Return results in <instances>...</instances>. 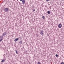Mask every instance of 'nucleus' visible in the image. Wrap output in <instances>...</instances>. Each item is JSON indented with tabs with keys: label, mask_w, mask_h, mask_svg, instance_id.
I'll list each match as a JSON object with an SVG mask.
<instances>
[{
	"label": "nucleus",
	"mask_w": 64,
	"mask_h": 64,
	"mask_svg": "<svg viewBox=\"0 0 64 64\" xmlns=\"http://www.w3.org/2000/svg\"><path fill=\"white\" fill-rule=\"evenodd\" d=\"M20 38H21V37H20Z\"/></svg>",
	"instance_id": "obj_19"
},
{
	"label": "nucleus",
	"mask_w": 64,
	"mask_h": 64,
	"mask_svg": "<svg viewBox=\"0 0 64 64\" xmlns=\"http://www.w3.org/2000/svg\"><path fill=\"white\" fill-rule=\"evenodd\" d=\"M38 64H41V63L40 62H38Z\"/></svg>",
	"instance_id": "obj_10"
},
{
	"label": "nucleus",
	"mask_w": 64,
	"mask_h": 64,
	"mask_svg": "<svg viewBox=\"0 0 64 64\" xmlns=\"http://www.w3.org/2000/svg\"><path fill=\"white\" fill-rule=\"evenodd\" d=\"M58 54H56V57H58Z\"/></svg>",
	"instance_id": "obj_14"
},
{
	"label": "nucleus",
	"mask_w": 64,
	"mask_h": 64,
	"mask_svg": "<svg viewBox=\"0 0 64 64\" xmlns=\"http://www.w3.org/2000/svg\"><path fill=\"white\" fill-rule=\"evenodd\" d=\"M8 10L9 9H8V8H6L4 9V11H5V12H8Z\"/></svg>",
	"instance_id": "obj_1"
},
{
	"label": "nucleus",
	"mask_w": 64,
	"mask_h": 64,
	"mask_svg": "<svg viewBox=\"0 0 64 64\" xmlns=\"http://www.w3.org/2000/svg\"><path fill=\"white\" fill-rule=\"evenodd\" d=\"M5 61V60H2L1 62H4Z\"/></svg>",
	"instance_id": "obj_9"
},
{
	"label": "nucleus",
	"mask_w": 64,
	"mask_h": 64,
	"mask_svg": "<svg viewBox=\"0 0 64 64\" xmlns=\"http://www.w3.org/2000/svg\"><path fill=\"white\" fill-rule=\"evenodd\" d=\"M61 64H64V62H62Z\"/></svg>",
	"instance_id": "obj_15"
},
{
	"label": "nucleus",
	"mask_w": 64,
	"mask_h": 64,
	"mask_svg": "<svg viewBox=\"0 0 64 64\" xmlns=\"http://www.w3.org/2000/svg\"><path fill=\"white\" fill-rule=\"evenodd\" d=\"M62 27V24H59L58 26V27L60 28H61Z\"/></svg>",
	"instance_id": "obj_2"
},
{
	"label": "nucleus",
	"mask_w": 64,
	"mask_h": 64,
	"mask_svg": "<svg viewBox=\"0 0 64 64\" xmlns=\"http://www.w3.org/2000/svg\"><path fill=\"white\" fill-rule=\"evenodd\" d=\"M15 51H16V54H18V52H17V50H16Z\"/></svg>",
	"instance_id": "obj_13"
},
{
	"label": "nucleus",
	"mask_w": 64,
	"mask_h": 64,
	"mask_svg": "<svg viewBox=\"0 0 64 64\" xmlns=\"http://www.w3.org/2000/svg\"><path fill=\"white\" fill-rule=\"evenodd\" d=\"M40 34H41V35H43V34L44 32L42 31H41L40 32Z\"/></svg>",
	"instance_id": "obj_5"
},
{
	"label": "nucleus",
	"mask_w": 64,
	"mask_h": 64,
	"mask_svg": "<svg viewBox=\"0 0 64 64\" xmlns=\"http://www.w3.org/2000/svg\"><path fill=\"white\" fill-rule=\"evenodd\" d=\"M46 1H47V2H48V1H49V0H46Z\"/></svg>",
	"instance_id": "obj_16"
},
{
	"label": "nucleus",
	"mask_w": 64,
	"mask_h": 64,
	"mask_svg": "<svg viewBox=\"0 0 64 64\" xmlns=\"http://www.w3.org/2000/svg\"><path fill=\"white\" fill-rule=\"evenodd\" d=\"M18 40L19 38H16L14 40V41H15V42H16V41H18Z\"/></svg>",
	"instance_id": "obj_4"
},
{
	"label": "nucleus",
	"mask_w": 64,
	"mask_h": 64,
	"mask_svg": "<svg viewBox=\"0 0 64 64\" xmlns=\"http://www.w3.org/2000/svg\"><path fill=\"white\" fill-rule=\"evenodd\" d=\"M22 3L23 4H25V0H22Z\"/></svg>",
	"instance_id": "obj_3"
},
{
	"label": "nucleus",
	"mask_w": 64,
	"mask_h": 64,
	"mask_svg": "<svg viewBox=\"0 0 64 64\" xmlns=\"http://www.w3.org/2000/svg\"><path fill=\"white\" fill-rule=\"evenodd\" d=\"M19 43L20 44H22V41H20V42H19Z\"/></svg>",
	"instance_id": "obj_7"
},
{
	"label": "nucleus",
	"mask_w": 64,
	"mask_h": 64,
	"mask_svg": "<svg viewBox=\"0 0 64 64\" xmlns=\"http://www.w3.org/2000/svg\"><path fill=\"white\" fill-rule=\"evenodd\" d=\"M51 12H50V11H48V14H50V13Z\"/></svg>",
	"instance_id": "obj_8"
},
{
	"label": "nucleus",
	"mask_w": 64,
	"mask_h": 64,
	"mask_svg": "<svg viewBox=\"0 0 64 64\" xmlns=\"http://www.w3.org/2000/svg\"><path fill=\"white\" fill-rule=\"evenodd\" d=\"M33 11H34V12L35 11V10H33Z\"/></svg>",
	"instance_id": "obj_17"
},
{
	"label": "nucleus",
	"mask_w": 64,
	"mask_h": 64,
	"mask_svg": "<svg viewBox=\"0 0 64 64\" xmlns=\"http://www.w3.org/2000/svg\"><path fill=\"white\" fill-rule=\"evenodd\" d=\"M2 35H3V36H4L6 35V32H4V34H3Z\"/></svg>",
	"instance_id": "obj_6"
},
{
	"label": "nucleus",
	"mask_w": 64,
	"mask_h": 64,
	"mask_svg": "<svg viewBox=\"0 0 64 64\" xmlns=\"http://www.w3.org/2000/svg\"><path fill=\"white\" fill-rule=\"evenodd\" d=\"M20 0L21 1H22V0Z\"/></svg>",
	"instance_id": "obj_18"
},
{
	"label": "nucleus",
	"mask_w": 64,
	"mask_h": 64,
	"mask_svg": "<svg viewBox=\"0 0 64 64\" xmlns=\"http://www.w3.org/2000/svg\"><path fill=\"white\" fill-rule=\"evenodd\" d=\"M42 19H44L45 18V17L44 16H42Z\"/></svg>",
	"instance_id": "obj_12"
},
{
	"label": "nucleus",
	"mask_w": 64,
	"mask_h": 64,
	"mask_svg": "<svg viewBox=\"0 0 64 64\" xmlns=\"http://www.w3.org/2000/svg\"><path fill=\"white\" fill-rule=\"evenodd\" d=\"M3 40V38H2L1 40H0V42L2 41V40Z\"/></svg>",
	"instance_id": "obj_11"
}]
</instances>
